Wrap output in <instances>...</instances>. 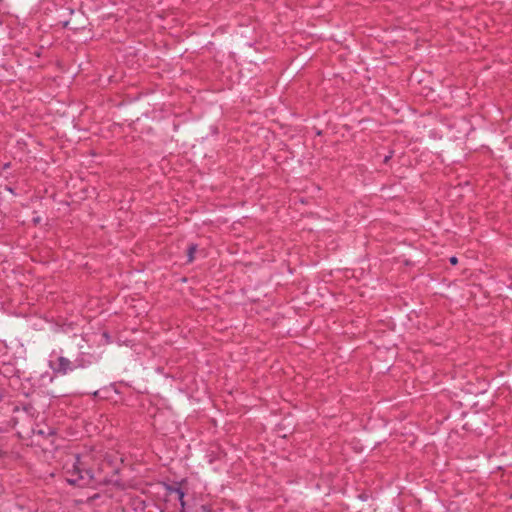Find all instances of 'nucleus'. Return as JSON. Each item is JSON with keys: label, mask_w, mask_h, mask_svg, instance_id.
Returning <instances> with one entry per match:
<instances>
[{"label": "nucleus", "mask_w": 512, "mask_h": 512, "mask_svg": "<svg viewBox=\"0 0 512 512\" xmlns=\"http://www.w3.org/2000/svg\"><path fill=\"white\" fill-rule=\"evenodd\" d=\"M87 458L89 457H82L77 454L74 456L71 464L69 462L65 464L64 472L66 481L70 485L78 487L93 486L94 488L109 484L120 486L118 480H114L113 477L103 475V472L106 468H112L109 462L100 463L97 470L93 471L86 461Z\"/></svg>", "instance_id": "nucleus-1"}, {"label": "nucleus", "mask_w": 512, "mask_h": 512, "mask_svg": "<svg viewBox=\"0 0 512 512\" xmlns=\"http://www.w3.org/2000/svg\"><path fill=\"white\" fill-rule=\"evenodd\" d=\"M49 367L55 374L65 375L78 367H84V364L78 359L74 363L64 356H59L55 361H50Z\"/></svg>", "instance_id": "nucleus-2"}, {"label": "nucleus", "mask_w": 512, "mask_h": 512, "mask_svg": "<svg viewBox=\"0 0 512 512\" xmlns=\"http://www.w3.org/2000/svg\"><path fill=\"white\" fill-rule=\"evenodd\" d=\"M167 490L170 492V493H175L177 494L176 495V498H178L179 502H180V505H181V508H185V505H186V502L184 500V497H185V493L184 491L182 490V488L180 486H168L167 487Z\"/></svg>", "instance_id": "nucleus-3"}, {"label": "nucleus", "mask_w": 512, "mask_h": 512, "mask_svg": "<svg viewBox=\"0 0 512 512\" xmlns=\"http://www.w3.org/2000/svg\"><path fill=\"white\" fill-rule=\"evenodd\" d=\"M198 249V245L195 243L189 244L187 248V263H192L195 259V253Z\"/></svg>", "instance_id": "nucleus-4"}, {"label": "nucleus", "mask_w": 512, "mask_h": 512, "mask_svg": "<svg viewBox=\"0 0 512 512\" xmlns=\"http://www.w3.org/2000/svg\"><path fill=\"white\" fill-rule=\"evenodd\" d=\"M201 510H202L203 512H213V511H212V508H211L210 506H208V505H202V506H201Z\"/></svg>", "instance_id": "nucleus-5"}, {"label": "nucleus", "mask_w": 512, "mask_h": 512, "mask_svg": "<svg viewBox=\"0 0 512 512\" xmlns=\"http://www.w3.org/2000/svg\"><path fill=\"white\" fill-rule=\"evenodd\" d=\"M457 262H458V259H457L455 256H452V257L450 258V263H451L452 265H456V264H457Z\"/></svg>", "instance_id": "nucleus-6"}, {"label": "nucleus", "mask_w": 512, "mask_h": 512, "mask_svg": "<svg viewBox=\"0 0 512 512\" xmlns=\"http://www.w3.org/2000/svg\"><path fill=\"white\" fill-rule=\"evenodd\" d=\"M5 393L4 390L0 388V402L4 399Z\"/></svg>", "instance_id": "nucleus-7"}, {"label": "nucleus", "mask_w": 512, "mask_h": 512, "mask_svg": "<svg viewBox=\"0 0 512 512\" xmlns=\"http://www.w3.org/2000/svg\"><path fill=\"white\" fill-rule=\"evenodd\" d=\"M47 435H54V431L49 429V432L47 433Z\"/></svg>", "instance_id": "nucleus-8"}, {"label": "nucleus", "mask_w": 512, "mask_h": 512, "mask_svg": "<svg viewBox=\"0 0 512 512\" xmlns=\"http://www.w3.org/2000/svg\"><path fill=\"white\" fill-rule=\"evenodd\" d=\"M98 395H99V391H95V392H93V396H94V397H97Z\"/></svg>", "instance_id": "nucleus-9"}, {"label": "nucleus", "mask_w": 512, "mask_h": 512, "mask_svg": "<svg viewBox=\"0 0 512 512\" xmlns=\"http://www.w3.org/2000/svg\"><path fill=\"white\" fill-rule=\"evenodd\" d=\"M37 433L40 435H45V432L43 430H39Z\"/></svg>", "instance_id": "nucleus-10"}, {"label": "nucleus", "mask_w": 512, "mask_h": 512, "mask_svg": "<svg viewBox=\"0 0 512 512\" xmlns=\"http://www.w3.org/2000/svg\"><path fill=\"white\" fill-rule=\"evenodd\" d=\"M6 453L2 450H0V458L3 457Z\"/></svg>", "instance_id": "nucleus-11"}, {"label": "nucleus", "mask_w": 512, "mask_h": 512, "mask_svg": "<svg viewBox=\"0 0 512 512\" xmlns=\"http://www.w3.org/2000/svg\"><path fill=\"white\" fill-rule=\"evenodd\" d=\"M118 471L116 469L113 468V475L117 474Z\"/></svg>", "instance_id": "nucleus-12"}, {"label": "nucleus", "mask_w": 512, "mask_h": 512, "mask_svg": "<svg viewBox=\"0 0 512 512\" xmlns=\"http://www.w3.org/2000/svg\"><path fill=\"white\" fill-rule=\"evenodd\" d=\"M8 190L11 192V193H14L13 189L12 188H8Z\"/></svg>", "instance_id": "nucleus-13"}, {"label": "nucleus", "mask_w": 512, "mask_h": 512, "mask_svg": "<svg viewBox=\"0 0 512 512\" xmlns=\"http://www.w3.org/2000/svg\"><path fill=\"white\" fill-rule=\"evenodd\" d=\"M180 512H185L184 508H181Z\"/></svg>", "instance_id": "nucleus-14"}]
</instances>
